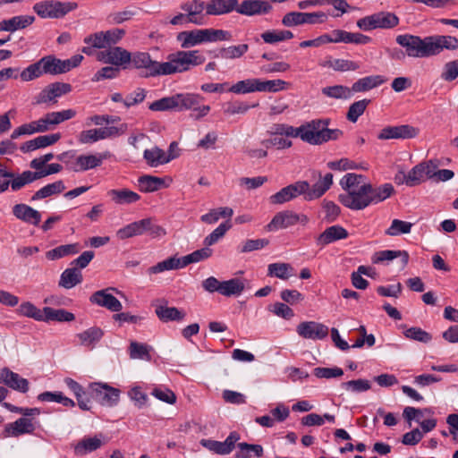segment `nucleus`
Segmentation results:
<instances>
[{
    "instance_id": "30",
    "label": "nucleus",
    "mask_w": 458,
    "mask_h": 458,
    "mask_svg": "<svg viewBox=\"0 0 458 458\" xmlns=\"http://www.w3.org/2000/svg\"><path fill=\"white\" fill-rule=\"evenodd\" d=\"M143 158L151 167H157L174 159V156H166V153L158 147L147 148L143 152Z\"/></svg>"
},
{
    "instance_id": "51",
    "label": "nucleus",
    "mask_w": 458,
    "mask_h": 458,
    "mask_svg": "<svg viewBox=\"0 0 458 458\" xmlns=\"http://www.w3.org/2000/svg\"><path fill=\"white\" fill-rule=\"evenodd\" d=\"M227 91L239 95L258 92L257 78L239 81L228 88Z\"/></svg>"
},
{
    "instance_id": "52",
    "label": "nucleus",
    "mask_w": 458,
    "mask_h": 458,
    "mask_svg": "<svg viewBox=\"0 0 458 458\" xmlns=\"http://www.w3.org/2000/svg\"><path fill=\"white\" fill-rule=\"evenodd\" d=\"M213 254V250L209 246H205L199 250L181 258L183 267L191 263H197L210 258Z\"/></svg>"
},
{
    "instance_id": "36",
    "label": "nucleus",
    "mask_w": 458,
    "mask_h": 458,
    "mask_svg": "<svg viewBox=\"0 0 458 458\" xmlns=\"http://www.w3.org/2000/svg\"><path fill=\"white\" fill-rule=\"evenodd\" d=\"M319 65L326 68H331L334 71L340 72L357 71L360 67V64L357 62L342 58H329L328 60L319 63Z\"/></svg>"
},
{
    "instance_id": "8",
    "label": "nucleus",
    "mask_w": 458,
    "mask_h": 458,
    "mask_svg": "<svg viewBox=\"0 0 458 458\" xmlns=\"http://www.w3.org/2000/svg\"><path fill=\"white\" fill-rule=\"evenodd\" d=\"M89 391L91 397L104 406H115L120 400L121 391L106 383H91Z\"/></svg>"
},
{
    "instance_id": "7",
    "label": "nucleus",
    "mask_w": 458,
    "mask_h": 458,
    "mask_svg": "<svg viewBox=\"0 0 458 458\" xmlns=\"http://www.w3.org/2000/svg\"><path fill=\"white\" fill-rule=\"evenodd\" d=\"M78 8L76 2H61L58 0H44L33 5L34 12L43 19H59Z\"/></svg>"
},
{
    "instance_id": "40",
    "label": "nucleus",
    "mask_w": 458,
    "mask_h": 458,
    "mask_svg": "<svg viewBox=\"0 0 458 458\" xmlns=\"http://www.w3.org/2000/svg\"><path fill=\"white\" fill-rule=\"evenodd\" d=\"M81 246L79 243H70L60 245L46 252V257L49 260H56L66 256L79 253Z\"/></svg>"
},
{
    "instance_id": "42",
    "label": "nucleus",
    "mask_w": 458,
    "mask_h": 458,
    "mask_svg": "<svg viewBox=\"0 0 458 458\" xmlns=\"http://www.w3.org/2000/svg\"><path fill=\"white\" fill-rule=\"evenodd\" d=\"M74 319V314L64 309L55 310L50 307L44 308V316L42 321L70 322Z\"/></svg>"
},
{
    "instance_id": "6",
    "label": "nucleus",
    "mask_w": 458,
    "mask_h": 458,
    "mask_svg": "<svg viewBox=\"0 0 458 458\" xmlns=\"http://www.w3.org/2000/svg\"><path fill=\"white\" fill-rule=\"evenodd\" d=\"M395 41L404 48L409 57L424 58L432 56L429 36L422 38L411 34H401L395 38Z\"/></svg>"
},
{
    "instance_id": "53",
    "label": "nucleus",
    "mask_w": 458,
    "mask_h": 458,
    "mask_svg": "<svg viewBox=\"0 0 458 458\" xmlns=\"http://www.w3.org/2000/svg\"><path fill=\"white\" fill-rule=\"evenodd\" d=\"M232 227L230 221L221 223L215 230L212 231L203 241L204 246H212L218 242Z\"/></svg>"
},
{
    "instance_id": "24",
    "label": "nucleus",
    "mask_w": 458,
    "mask_h": 458,
    "mask_svg": "<svg viewBox=\"0 0 458 458\" xmlns=\"http://www.w3.org/2000/svg\"><path fill=\"white\" fill-rule=\"evenodd\" d=\"M333 43H346L356 45H366L371 42V38L360 32H349L344 30H334L332 31Z\"/></svg>"
},
{
    "instance_id": "17",
    "label": "nucleus",
    "mask_w": 458,
    "mask_h": 458,
    "mask_svg": "<svg viewBox=\"0 0 458 458\" xmlns=\"http://www.w3.org/2000/svg\"><path fill=\"white\" fill-rule=\"evenodd\" d=\"M272 10L273 6L268 1L243 0L241 4L238 2L236 13L246 16H255L267 14Z\"/></svg>"
},
{
    "instance_id": "64",
    "label": "nucleus",
    "mask_w": 458,
    "mask_h": 458,
    "mask_svg": "<svg viewBox=\"0 0 458 458\" xmlns=\"http://www.w3.org/2000/svg\"><path fill=\"white\" fill-rule=\"evenodd\" d=\"M403 335L406 338L423 344H428L432 340V335L429 333L417 327L407 328Z\"/></svg>"
},
{
    "instance_id": "22",
    "label": "nucleus",
    "mask_w": 458,
    "mask_h": 458,
    "mask_svg": "<svg viewBox=\"0 0 458 458\" xmlns=\"http://www.w3.org/2000/svg\"><path fill=\"white\" fill-rule=\"evenodd\" d=\"M349 233L345 228L341 225H335L327 227L323 233L316 238V244L320 248L348 237Z\"/></svg>"
},
{
    "instance_id": "63",
    "label": "nucleus",
    "mask_w": 458,
    "mask_h": 458,
    "mask_svg": "<svg viewBox=\"0 0 458 458\" xmlns=\"http://www.w3.org/2000/svg\"><path fill=\"white\" fill-rule=\"evenodd\" d=\"M44 74L39 60L30 64L23 69L20 73V78L22 81H30L41 77Z\"/></svg>"
},
{
    "instance_id": "23",
    "label": "nucleus",
    "mask_w": 458,
    "mask_h": 458,
    "mask_svg": "<svg viewBox=\"0 0 458 458\" xmlns=\"http://www.w3.org/2000/svg\"><path fill=\"white\" fill-rule=\"evenodd\" d=\"M297 224V213L292 210H284L276 213L272 220L267 224V231H277L286 229Z\"/></svg>"
},
{
    "instance_id": "46",
    "label": "nucleus",
    "mask_w": 458,
    "mask_h": 458,
    "mask_svg": "<svg viewBox=\"0 0 458 458\" xmlns=\"http://www.w3.org/2000/svg\"><path fill=\"white\" fill-rule=\"evenodd\" d=\"M140 191L142 192H154L164 185V180L153 175H142L138 179Z\"/></svg>"
},
{
    "instance_id": "38",
    "label": "nucleus",
    "mask_w": 458,
    "mask_h": 458,
    "mask_svg": "<svg viewBox=\"0 0 458 458\" xmlns=\"http://www.w3.org/2000/svg\"><path fill=\"white\" fill-rule=\"evenodd\" d=\"M155 312L162 322L181 321L184 318L185 313L175 307L158 305Z\"/></svg>"
},
{
    "instance_id": "27",
    "label": "nucleus",
    "mask_w": 458,
    "mask_h": 458,
    "mask_svg": "<svg viewBox=\"0 0 458 458\" xmlns=\"http://www.w3.org/2000/svg\"><path fill=\"white\" fill-rule=\"evenodd\" d=\"M13 216L27 223L38 226L41 221V214L26 204H16L13 208Z\"/></svg>"
},
{
    "instance_id": "10",
    "label": "nucleus",
    "mask_w": 458,
    "mask_h": 458,
    "mask_svg": "<svg viewBox=\"0 0 458 458\" xmlns=\"http://www.w3.org/2000/svg\"><path fill=\"white\" fill-rule=\"evenodd\" d=\"M308 189L307 181H297L282 188L279 191L269 197V202L273 205H281L289 202L298 196L303 195Z\"/></svg>"
},
{
    "instance_id": "55",
    "label": "nucleus",
    "mask_w": 458,
    "mask_h": 458,
    "mask_svg": "<svg viewBox=\"0 0 458 458\" xmlns=\"http://www.w3.org/2000/svg\"><path fill=\"white\" fill-rule=\"evenodd\" d=\"M370 99H361L359 101H355L352 103L348 109V112L346 114V118L348 121L352 123H356L359 119V117L363 114L365 112L367 106L370 104Z\"/></svg>"
},
{
    "instance_id": "33",
    "label": "nucleus",
    "mask_w": 458,
    "mask_h": 458,
    "mask_svg": "<svg viewBox=\"0 0 458 458\" xmlns=\"http://www.w3.org/2000/svg\"><path fill=\"white\" fill-rule=\"evenodd\" d=\"M386 81L382 75H369L359 79L352 85V93L366 92L375 89Z\"/></svg>"
},
{
    "instance_id": "60",
    "label": "nucleus",
    "mask_w": 458,
    "mask_h": 458,
    "mask_svg": "<svg viewBox=\"0 0 458 458\" xmlns=\"http://www.w3.org/2000/svg\"><path fill=\"white\" fill-rule=\"evenodd\" d=\"M205 42L228 41L232 34L228 30L218 29H202Z\"/></svg>"
},
{
    "instance_id": "5",
    "label": "nucleus",
    "mask_w": 458,
    "mask_h": 458,
    "mask_svg": "<svg viewBox=\"0 0 458 458\" xmlns=\"http://www.w3.org/2000/svg\"><path fill=\"white\" fill-rule=\"evenodd\" d=\"M330 119H313L304 123V133L301 140L310 145H321L329 140H336L343 131L339 129H328Z\"/></svg>"
},
{
    "instance_id": "34",
    "label": "nucleus",
    "mask_w": 458,
    "mask_h": 458,
    "mask_svg": "<svg viewBox=\"0 0 458 458\" xmlns=\"http://www.w3.org/2000/svg\"><path fill=\"white\" fill-rule=\"evenodd\" d=\"M397 258H401L402 267H406L410 258L409 253L406 250H386L377 251L374 253L371 259L374 264H379L385 261H391Z\"/></svg>"
},
{
    "instance_id": "20",
    "label": "nucleus",
    "mask_w": 458,
    "mask_h": 458,
    "mask_svg": "<svg viewBox=\"0 0 458 458\" xmlns=\"http://www.w3.org/2000/svg\"><path fill=\"white\" fill-rule=\"evenodd\" d=\"M206 7L207 3L202 0H191L181 4V9L186 13L188 21L196 25L205 24V15L202 13Z\"/></svg>"
},
{
    "instance_id": "26",
    "label": "nucleus",
    "mask_w": 458,
    "mask_h": 458,
    "mask_svg": "<svg viewBox=\"0 0 458 458\" xmlns=\"http://www.w3.org/2000/svg\"><path fill=\"white\" fill-rule=\"evenodd\" d=\"M238 0H209L207 3L206 15L219 16L236 12Z\"/></svg>"
},
{
    "instance_id": "12",
    "label": "nucleus",
    "mask_w": 458,
    "mask_h": 458,
    "mask_svg": "<svg viewBox=\"0 0 458 458\" xmlns=\"http://www.w3.org/2000/svg\"><path fill=\"white\" fill-rule=\"evenodd\" d=\"M72 85L65 82H54L44 88L37 96V104H55L57 98L72 91Z\"/></svg>"
},
{
    "instance_id": "50",
    "label": "nucleus",
    "mask_w": 458,
    "mask_h": 458,
    "mask_svg": "<svg viewBox=\"0 0 458 458\" xmlns=\"http://www.w3.org/2000/svg\"><path fill=\"white\" fill-rule=\"evenodd\" d=\"M143 219L132 222L124 227L119 229L116 233L120 240H125L133 236L143 234V228L145 226Z\"/></svg>"
},
{
    "instance_id": "18",
    "label": "nucleus",
    "mask_w": 458,
    "mask_h": 458,
    "mask_svg": "<svg viewBox=\"0 0 458 458\" xmlns=\"http://www.w3.org/2000/svg\"><path fill=\"white\" fill-rule=\"evenodd\" d=\"M333 174L328 173L322 176L319 174V180L312 186L308 182V189L303 193V199L307 201H311L322 197L333 184Z\"/></svg>"
},
{
    "instance_id": "49",
    "label": "nucleus",
    "mask_w": 458,
    "mask_h": 458,
    "mask_svg": "<svg viewBox=\"0 0 458 458\" xmlns=\"http://www.w3.org/2000/svg\"><path fill=\"white\" fill-rule=\"evenodd\" d=\"M293 270V267L288 263H271L267 267V276L287 280L292 276Z\"/></svg>"
},
{
    "instance_id": "35",
    "label": "nucleus",
    "mask_w": 458,
    "mask_h": 458,
    "mask_svg": "<svg viewBox=\"0 0 458 458\" xmlns=\"http://www.w3.org/2000/svg\"><path fill=\"white\" fill-rule=\"evenodd\" d=\"M176 39L181 43V47L185 49L205 42L202 30L179 32L176 36Z\"/></svg>"
},
{
    "instance_id": "2",
    "label": "nucleus",
    "mask_w": 458,
    "mask_h": 458,
    "mask_svg": "<svg viewBox=\"0 0 458 458\" xmlns=\"http://www.w3.org/2000/svg\"><path fill=\"white\" fill-rule=\"evenodd\" d=\"M204 61L205 58L199 55L198 50H181L169 54L166 62H157L149 56L148 74H142L141 77L149 78L182 73L202 64Z\"/></svg>"
},
{
    "instance_id": "11",
    "label": "nucleus",
    "mask_w": 458,
    "mask_h": 458,
    "mask_svg": "<svg viewBox=\"0 0 458 458\" xmlns=\"http://www.w3.org/2000/svg\"><path fill=\"white\" fill-rule=\"evenodd\" d=\"M109 292L118 293V290L114 287H108L97 291L91 294L89 297V301L92 304L106 308L113 312H118L122 310L123 305L121 301Z\"/></svg>"
},
{
    "instance_id": "29",
    "label": "nucleus",
    "mask_w": 458,
    "mask_h": 458,
    "mask_svg": "<svg viewBox=\"0 0 458 458\" xmlns=\"http://www.w3.org/2000/svg\"><path fill=\"white\" fill-rule=\"evenodd\" d=\"M34 21L35 17L32 15H19L8 20H3L0 21V31L14 32L29 27Z\"/></svg>"
},
{
    "instance_id": "13",
    "label": "nucleus",
    "mask_w": 458,
    "mask_h": 458,
    "mask_svg": "<svg viewBox=\"0 0 458 458\" xmlns=\"http://www.w3.org/2000/svg\"><path fill=\"white\" fill-rule=\"evenodd\" d=\"M296 332L304 339L316 341L325 339L328 335L329 328L319 322L304 321L297 326Z\"/></svg>"
},
{
    "instance_id": "37",
    "label": "nucleus",
    "mask_w": 458,
    "mask_h": 458,
    "mask_svg": "<svg viewBox=\"0 0 458 458\" xmlns=\"http://www.w3.org/2000/svg\"><path fill=\"white\" fill-rule=\"evenodd\" d=\"M82 274L77 267L66 268L60 276L59 286L71 289L82 282Z\"/></svg>"
},
{
    "instance_id": "57",
    "label": "nucleus",
    "mask_w": 458,
    "mask_h": 458,
    "mask_svg": "<svg viewBox=\"0 0 458 458\" xmlns=\"http://www.w3.org/2000/svg\"><path fill=\"white\" fill-rule=\"evenodd\" d=\"M57 62H59V59L52 55H46L40 58L39 64L41 65L44 74H61L60 64Z\"/></svg>"
},
{
    "instance_id": "59",
    "label": "nucleus",
    "mask_w": 458,
    "mask_h": 458,
    "mask_svg": "<svg viewBox=\"0 0 458 458\" xmlns=\"http://www.w3.org/2000/svg\"><path fill=\"white\" fill-rule=\"evenodd\" d=\"M149 350L150 347L147 344L132 341L129 347L130 357L131 359L150 360L151 355L149 354Z\"/></svg>"
},
{
    "instance_id": "62",
    "label": "nucleus",
    "mask_w": 458,
    "mask_h": 458,
    "mask_svg": "<svg viewBox=\"0 0 458 458\" xmlns=\"http://www.w3.org/2000/svg\"><path fill=\"white\" fill-rule=\"evenodd\" d=\"M286 82L282 80L262 81L257 79L258 92H277L284 89Z\"/></svg>"
},
{
    "instance_id": "47",
    "label": "nucleus",
    "mask_w": 458,
    "mask_h": 458,
    "mask_svg": "<svg viewBox=\"0 0 458 458\" xmlns=\"http://www.w3.org/2000/svg\"><path fill=\"white\" fill-rule=\"evenodd\" d=\"M101 445V438L97 436L93 437H84L75 445L74 452L76 454L84 455L87 453L98 450Z\"/></svg>"
},
{
    "instance_id": "15",
    "label": "nucleus",
    "mask_w": 458,
    "mask_h": 458,
    "mask_svg": "<svg viewBox=\"0 0 458 458\" xmlns=\"http://www.w3.org/2000/svg\"><path fill=\"white\" fill-rule=\"evenodd\" d=\"M38 427V421L34 418H19L14 422L8 423L4 427L5 437H20L25 434H32Z\"/></svg>"
},
{
    "instance_id": "14",
    "label": "nucleus",
    "mask_w": 458,
    "mask_h": 458,
    "mask_svg": "<svg viewBox=\"0 0 458 458\" xmlns=\"http://www.w3.org/2000/svg\"><path fill=\"white\" fill-rule=\"evenodd\" d=\"M419 134V129L409 125L402 124L396 126H386L377 135L378 140H406L415 138Z\"/></svg>"
},
{
    "instance_id": "56",
    "label": "nucleus",
    "mask_w": 458,
    "mask_h": 458,
    "mask_svg": "<svg viewBox=\"0 0 458 458\" xmlns=\"http://www.w3.org/2000/svg\"><path fill=\"white\" fill-rule=\"evenodd\" d=\"M17 313L21 316L34 318L37 321H42L44 316V309L41 310L38 309L33 303L25 301L19 306Z\"/></svg>"
},
{
    "instance_id": "28",
    "label": "nucleus",
    "mask_w": 458,
    "mask_h": 458,
    "mask_svg": "<svg viewBox=\"0 0 458 458\" xmlns=\"http://www.w3.org/2000/svg\"><path fill=\"white\" fill-rule=\"evenodd\" d=\"M431 55L441 53L444 49L455 50L458 48V38L453 36H429Z\"/></svg>"
},
{
    "instance_id": "32",
    "label": "nucleus",
    "mask_w": 458,
    "mask_h": 458,
    "mask_svg": "<svg viewBox=\"0 0 458 458\" xmlns=\"http://www.w3.org/2000/svg\"><path fill=\"white\" fill-rule=\"evenodd\" d=\"M107 195L117 205H129L140 199V196L137 192L126 188L110 190L107 191Z\"/></svg>"
},
{
    "instance_id": "39",
    "label": "nucleus",
    "mask_w": 458,
    "mask_h": 458,
    "mask_svg": "<svg viewBox=\"0 0 458 458\" xmlns=\"http://www.w3.org/2000/svg\"><path fill=\"white\" fill-rule=\"evenodd\" d=\"M65 190V185L62 180L55 181L52 183L47 184L38 191H37L31 197V201H37L46 199L47 197L62 193Z\"/></svg>"
},
{
    "instance_id": "41",
    "label": "nucleus",
    "mask_w": 458,
    "mask_h": 458,
    "mask_svg": "<svg viewBox=\"0 0 458 458\" xmlns=\"http://www.w3.org/2000/svg\"><path fill=\"white\" fill-rule=\"evenodd\" d=\"M374 15L377 29L390 30L400 23L399 17L392 12L382 11L375 13Z\"/></svg>"
},
{
    "instance_id": "61",
    "label": "nucleus",
    "mask_w": 458,
    "mask_h": 458,
    "mask_svg": "<svg viewBox=\"0 0 458 458\" xmlns=\"http://www.w3.org/2000/svg\"><path fill=\"white\" fill-rule=\"evenodd\" d=\"M341 387L348 392L362 393L369 390L371 388V385L368 379L359 378L343 382L341 384Z\"/></svg>"
},
{
    "instance_id": "21",
    "label": "nucleus",
    "mask_w": 458,
    "mask_h": 458,
    "mask_svg": "<svg viewBox=\"0 0 458 458\" xmlns=\"http://www.w3.org/2000/svg\"><path fill=\"white\" fill-rule=\"evenodd\" d=\"M109 157L108 152L98 154L80 155L76 157L74 173L85 172L100 166L103 161Z\"/></svg>"
},
{
    "instance_id": "3",
    "label": "nucleus",
    "mask_w": 458,
    "mask_h": 458,
    "mask_svg": "<svg viewBox=\"0 0 458 458\" xmlns=\"http://www.w3.org/2000/svg\"><path fill=\"white\" fill-rule=\"evenodd\" d=\"M149 56L150 55L148 52L136 51L131 53L121 47H113L100 51L98 54V60L119 69L140 70L142 75L148 74Z\"/></svg>"
},
{
    "instance_id": "1",
    "label": "nucleus",
    "mask_w": 458,
    "mask_h": 458,
    "mask_svg": "<svg viewBox=\"0 0 458 458\" xmlns=\"http://www.w3.org/2000/svg\"><path fill=\"white\" fill-rule=\"evenodd\" d=\"M340 186L344 191L339 194V202L352 210H362L370 205L378 204L394 193L391 183L374 187L367 182L366 176L354 173L346 174L340 180Z\"/></svg>"
},
{
    "instance_id": "31",
    "label": "nucleus",
    "mask_w": 458,
    "mask_h": 458,
    "mask_svg": "<svg viewBox=\"0 0 458 458\" xmlns=\"http://www.w3.org/2000/svg\"><path fill=\"white\" fill-rule=\"evenodd\" d=\"M267 134L271 136H286L292 138H300L304 133V123L299 127H293L286 123H273L267 130Z\"/></svg>"
},
{
    "instance_id": "16",
    "label": "nucleus",
    "mask_w": 458,
    "mask_h": 458,
    "mask_svg": "<svg viewBox=\"0 0 458 458\" xmlns=\"http://www.w3.org/2000/svg\"><path fill=\"white\" fill-rule=\"evenodd\" d=\"M240 436L233 431L229 434L223 442L212 439H201L200 445L208 450L221 455L229 454L235 447V443L239 440Z\"/></svg>"
},
{
    "instance_id": "58",
    "label": "nucleus",
    "mask_w": 458,
    "mask_h": 458,
    "mask_svg": "<svg viewBox=\"0 0 458 458\" xmlns=\"http://www.w3.org/2000/svg\"><path fill=\"white\" fill-rule=\"evenodd\" d=\"M413 224L400 219H394L391 225L385 231L389 236L410 233Z\"/></svg>"
},
{
    "instance_id": "48",
    "label": "nucleus",
    "mask_w": 458,
    "mask_h": 458,
    "mask_svg": "<svg viewBox=\"0 0 458 458\" xmlns=\"http://www.w3.org/2000/svg\"><path fill=\"white\" fill-rule=\"evenodd\" d=\"M321 92L324 96L335 99H349L352 97V89L344 85L324 87Z\"/></svg>"
},
{
    "instance_id": "44",
    "label": "nucleus",
    "mask_w": 458,
    "mask_h": 458,
    "mask_svg": "<svg viewBox=\"0 0 458 458\" xmlns=\"http://www.w3.org/2000/svg\"><path fill=\"white\" fill-rule=\"evenodd\" d=\"M179 268H183L182 259L181 258H176L174 256L158 262L155 266L148 267V274H159L164 271L175 270Z\"/></svg>"
},
{
    "instance_id": "54",
    "label": "nucleus",
    "mask_w": 458,
    "mask_h": 458,
    "mask_svg": "<svg viewBox=\"0 0 458 458\" xmlns=\"http://www.w3.org/2000/svg\"><path fill=\"white\" fill-rule=\"evenodd\" d=\"M249 50L248 44H241L238 46H230L228 47H222L215 57H221L224 59H236L242 57Z\"/></svg>"
},
{
    "instance_id": "19",
    "label": "nucleus",
    "mask_w": 458,
    "mask_h": 458,
    "mask_svg": "<svg viewBox=\"0 0 458 458\" xmlns=\"http://www.w3.org/2000/svg\"><path fill=\"white\" fill-rule=\"evenodd\" d=\"M0 384H4L13 390L27 393L29 391L30 383L26 378L21 377L18 373H15L8 368L0 369Z\"/></svg>"
},
{
    "instance_id": "45",
    "label": "nucleus",
    "mask_w": 458,
    "mask_h": 458,
    "mask_svg": "<svg viewBox=\"0 0 458 458\" xmlns=\"http://www.w3.org/2000/svg\"><path fill=\"white\" fill-rule=\"evenodd\" d=\"M244 282L238 277H234L226 281H222L220 294L226 297L233 295L237 296L240 295L244 291Z\"/></svg>"
},
{
    "instance_id": "43",
    "label": "nucleus",
    "mask_w": 458,
    "mask_h": 458,
    "mask_svg": "<svg viewBox=\"0 0 458 458\" xmlns=\"http://www.w3.org/2000/svg\"><path fill=\"white\" fill-rule=\"evenodd\" d=\"M104 336V331L98 327H92L76 335L81 345L91 346L98 343Z\"/></svg>"
},
{
    "instance_id": "25",
    "label": "nucleus",
    "mask_w": 458,
    "mask_h": 458,
    "mask_svg": "<svg viewBox=\"0 0 458 458\" xmlns=\"http://www.w3.org/2000/svg\"><path fill=\"white\" fill-rule=\"evenodd\" d=\"M61 139L60 133H53L48 135H41L33 140H28L21 145L20 149L23 153L34 151L54 145Z\"/></svg>"
},
{
    "instance_id": "9",
    "label": "nucleus",
    "mask_w": 458,
    "mask_h": 458,
    "mask_svg": "<svg viewBox=\"0 0 458 458\" xmlns=\"http://www.w3.org/2000/svg\"><path fill=\"white\" fill-rule=\"evenodd\" d=\"M327 20V15L322 11L314 13L290 12L283 17L282 24L285 27H295L303 24H321Z\"/></svg>"
},
{
    "instance_id": "4",
    "label": "nucleus",
    "mask_w": 458,
    "mask_h": 458,
    "mask_svg": "<svg viewBox=\"0 0 458 458\" xmlns=\"http://www.w3.org/2000/svg\"><path fill=\"white\" fill-rule=\"evenodd\" d=\"M204 98L195 93H176L172 96L164 97L148 105V109L153 112H182L184 110L194 109L198 111V117H203L210 111L209 106H199Z\"/></svg>"
}]
</instances>
